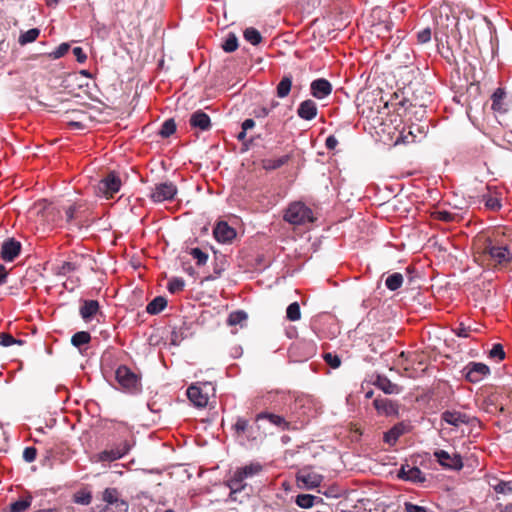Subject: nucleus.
<instances>
[{
  "mask_svg": "<svg viewBox=\"0 0 512 512\" xmlns=\"http://www.w3.org/2000/svg\"><path fill=\"white\" fill-rule=\"evenodd\" d=\"M256 474V465L250 463L241 468H237L233 474L226 480V485L230 489V497L233 501L243 502L249 499L253 494V486L248 482Z\"/></svg>",
  "mask_w": 512,
  "mask_h": 512,
  "instance_id": "1",
  "label": "nucleus"
},
{
  "mask_svg": "<svg viewBox=\"0 0 512 512\" xmlns=\"http://www.w3.org/2000/svg\"><path fill=\"white\" fill-rule=\"evenodd\" d=\"M115 378L123 390L137 394L141 391V377L129 367L121 365L116 369Z\"/></svg>",
  "mask_w": 512,
  "mask_h": 512,
  "instance_id": "2",
  "label": "nucleus"
},
{
  "mask_svg": "<svg viewBox=\"0 0 512 512\" xmlns=\"http://www.w3.org/2000/svg\"><path fill=\"white\" fill-rule=\"evenodd\" d=\"M101 499L105 505L98 512H128L129 504L121 498L117 488L108 487L104 489Z\"/></svg>",
  "mask_w": 512,
  "mask_h": 512,
  "instance_id": "3",
  "label": "nucleus"
},
{
  "mask_svg": "<svg viewBox=\"0 0 512 512\" xmlns=\"http://www.w3.org/2000/svg\"><path fill=\"white\" fill-rule=\"evenodd\" d=\"M284 219L293 225H303L314 221L312 210L302 202L290 204Z\"/></svg>",
  "mask_w": 512,
  "mask_h": 512,
  "instance_id": "4",
  "label": "nucleus"
},
{
  "mask_svg": "<svg viewBox=\"0 0 512 512\" xmlns=\"http://www.w3.org/2000/svg\"><path fill=\"white\" fill-rule=\"evenodd\" d=\"M121 186L122 181L119 175L116 172L111 171L95 186V194L99 197L111 199L119 192Z\"/></svg>",
  "mask_w": 512,
  "mask_h": 512,
  "instance_id": "5",
  "label": "nucleus"
},
{
  "mask_svg": "<svg viewBox=\"0 0 512 512\" xmlns=\"http://www.w3.org/2000/svg\"><path fill=\"white\" fill-rule=\"evenodd\" d=\"M208 388L214 390L210 383L192 384L187 389V397L195 407L204 408L209 401Z\"/></svg>",
  "mask_w": 512,
  "mask_h": 512,
  "instance_id": "6",
  "label": "nucleus"
},
{
  "mask_svg": "<svg viewBox=\"0 0 512 512\" xmlns=\"http://www.w3.org/2000/svg\"><path fill=\"white\" fill-rule=\"evenodd\" d=\"M373 406L377 411L378 415L386 416V417H398L399 416V408L400 405L397 401L384 398L377 397L373 401Z\"/></svg>",
  "mask_w": 512,
  "mask_h": 512,
  "instance_id": "7",
  "label": "nucleus"
},
{
  "mask_svg": "<svg viewBox=\"0 0 512 512\" xmlns=\"http://www.w3.org/2000/svg\"><path fill=\"white\" fill-rule=\"evenodd\" d=\"M438 463L447 469L459 471L463 468L462 457L458 453L450 455L445 450H436L433 453Z\"/></svg>",
  "mask_w": 512,
  "mask_h": 512,
  "instance_id": "8",
  "label": "nucleus"
},
{
  "mask_svg": "<svg viewBox=\"0 0 512 512\" xmlns=\"http://www.w3.org/2000/svg\"><path fill=\"white\" fill-rule=\"evenodd\" d=\"M177 194V187L172 182L156 184L150 195L154 202L171 201Z\"/></svg>",
  "mask_w": 512,
  "mask_h": 512,
  "instance_id": "9",
  "label": "nucleus"
},
{
  "mask_svg": "<svg viewBox=\"0 0 512 512\" xmlns=\"http://www.w3.org/2000/svg\"><path fill=\"white\" fill-rule=\"evenodd\" d=\"M484 254L489 255L491 260L497 264H506L512 259V253L507 246H496L491 241L484 247Z\"/></svg>",
  "mask_w": 512,
  "mask_h": 512,
  "instance_id": "10",
  "label": "nucleus"
},
{
  "mask_svg": "<svg viewBox=\"0 0 512 512\" xmlns=\"http://www.w3.org/2000/svg\"><path fill=\"white\" fill-rule=\"evenodd\" d=\"M254 126L255 121L252 118H248L242 123L241 131L237 134V140L241 143L240 153H245L254 147L255 136L252 134L248 137V131L252 130Z\"/></svg>",
  "mask_w": 512,
  "mask_h": 512,
  "instance_id": "11",
  "label": "nucleus"
},
{
  "mask_svg": "<svg viewBox=\"0 0 512 512\" xmlns=\"http://www.w3.org/2000/svg\"><path fill=\"white\" fill-rule=\"evenodd\" d=\"M464 371L466 379L472 383L480 382L490 373V369L486 364L478 362L469 363Z\"/></svg>",
  "mask_w": 512,
  "mask_h": 512,
  "instance_id": "12",
  "label": "nucleus"
},
{
  "mask_svg": "<svg viewBox=\"0 0 512 512\" xmlns=\"http://www.w3.org/2000/svg\"><path fill=\"white\" fill-rule=\"evenodd\" d=\"M232 428L235 437L241 443L246 440L253 439V426L248 419L244 417H238Z\"/></svg>",
  "mask_w": 512,
  "mask_h": 512,
  "instance_id": "13",
  "label": "nucleus"
},
{
  "mask_svg": "<svg viewBox=\"0 0 512 512\" xmlns=\"http://www.w3.org/2000/svg\"><path fill=\"white\" fill-rule=\"evenodd\" d=\"M21 243L14 238L6 239L0 249V257L6 261H13L21 252Z\"/></svg>",
  "mask_w": 512,
  "mask_h": 512,
  "instance_id": "14",
  "label": "nucleus"
},
{
  "mask_svg": "<svg viewBox=\"0 0 512 512\" xmlns=\"http://www.w3.org/2000/svg\"><path fill=\"white\" fill-rule=\"evenodd\" d=\"M189 125L192 130L200 132L209 131L212 127L209 115L202 110H197L191 114Z\"/></svg>",
  "mask_w": 512,
  "mask_h": 512,
  "instance_id": "15",
  "label": "nucleus"
},
{
  "mask_svg": "<svg viewBox=\"0 0 512 512\" xmlns=\"http://www.w3.org/2000/svg\"><path fill=\"white\" fill-rule=\"evenodd\" d=\"M397 477L412 483H423L426 480L424 473L416 466L402 465Z\"/></svg>",
  "mask_w": 512,
  "mask_h": 512,
  "instance_id": "16",
  "label": "nucleus"
},
{
  "mask_svg": "<svg viewBox=\"0 0 512 512\" xmlns=\"http://www.w3.org/2000/svg\"><path fill=\"white\" fill-rule=\"evenodd\" d=\"M332 92L331 83L325 78L313 80L310 84V93L316 99H324Z\"/></svg>",
  "mask_w": 512,
  "mask_h": 512,
  "instance_id": "17",
  "label": "nucleus"
},
{
  "mask_svg": "<svg viewBox=\"0 0 512 512\" xmlns=\"http://www.w3.org/2000/svg\"><path fill=\"white\" fill-rule=\"evenodd\" d=\"M213 235L218 242L228 243L236 237V231L227 222L220 221L214 227Z\"/></svg>",
  "mask_w": 512,
  "mask_h": 512,
  "instance_id": "18",
  "label": "nucleus"
},
{
  "mask_svg": "<svg viewBox=\"0 0 512 512\" xmlns=\"http://www.w3.org/2000/svg\"><path fill=\"white\" fill-rule=\"evenodd\" d=\"M65 221L68 225H72L74 221H77V227L80 229L84 226L83 224V213L84 205L81 203H75L64 210Z\"/></svg>",
  "mask_w": 512,
  "mask_h": 512,
  "instance_id": "19",
  "label": "nucleus"
},
{
  "mask_svg": "<svg viewBox=\"0 0 512 512\" xmlns=\"http://www.w3.org/2000/svg\"><path fill=\"white\" fill-rule=\"evenodd\" d=\"M130 450L129 444L125 441L121 443L118 447L110 450H104L99 453L98 457L100 461L103 462H111L122 458L126 455Z\"/></svg>",
  "mask_w": 512,
  "mask_h": 512,
  "instance_id": "20",
  "label": "nucleus"
},
{
  "mask_svg": "<svg viewBox=\"0 0 512 512\" xmlns=\"http://www.w3.org/2000/svg\"><path fill=\"white\" fill-rule=\"evenodd\" d=\"M323 480V477L315 472L302 470L297 475V481L302 483L307 489H314L318 487Z\"/></svg>",
  "mask_w": 512,
  "mask_h": 512,
  "instance_id": "21",
  "label": "nucleus"
},
{
  "mask_svg": "<svg viewBox=\"0 0 512 512\" xmlns=\"http://www.w3.org/2000/svg\"><path fill=\"white\" fill-rule=\"evenodd\" d=\"M317 113H318L317 105L311 99L302 101L299 104L298 109H297V115L301 119L307 120V121L313 120L317 116Z\"/></svg>",
  "mask_w": 512,
  "mask_h": 512,
  "instance_id": "22",
  "label": "nucleus"
},
{
  "mask_svg": "<svg viewBox=\"0 0 512 512\" xmlns=\"http://www.w3.org/2000/svg\"><path fill=\"white\" fill-rule=\"evenodd\" d=\"M373 384L388 395L399 394L402 391L399 385L391 382L386 376L382 375H377Z\"/></svg>",
  "mask_w": 512,
  "mask_h": 512,
  "instance_id": "23",
  "label": "nucleus"
},
{
  "mask_svg": "<svg viewBox=\"0 0 512 512\" xmlns=\"http://www.w3.org/2000/svg\"><path fill=\"white\" fill-rule=\"evenodd\" d=\"M100 306L97 300H82L79 313L86 322L90 321L98 312Z\"/></svg>",
  "mask_w": 512,
  "mask_h": 512,
  "instance_id": "24",
  "label": "nucleus"
},
{
  "mask_svg": "<svg viewBox=\"0 0 512 512\" xmlns=\"http://www.w3.org/2000/svg\"><path fill=\"white\" fill-rule=\"evenodd\" d=\"M406 430L407 426L403 422L395 424L391 429L384 433V442L390 446L395 445L399 437L402 436Z\"/></svg>",
  "mask_w": 512,
  "mask_h": 512,
  "instance_id": "25",
  "label": "nucleus"
},
{
  "mask_svg": "<svg viewBox=\"0 0 512 512\" xmlns=\"http://www.w3.org/2000/svg\"><path fill=\"white\" fill-rule=\"evenodd\" d=\"M444 422L449 425L458 427L461 424L468 423V416L458 411H444L441 415Z\"/></svg>",
  "mask_w": 512,
  "mask_h": 512,
  "instance_id": "26",
  "label": "nucleus"
},
{
  "mask_svg": "<svg viewBox=\"0 0 512 512\" xmlns=\"http://www.w3.org/2000/svg\"><path fill=\"white\" fill-rule=\"evenodd\" d=\"M267 421L280 430L288 429L289 423L282 417L273 413H258V421Z\"/></svg>",
  "mask_w": 512,
  "mask_h": 512,
  "instance_id": "27",
  "label": "nucleus"
},
{
  "mask_svg": "<svg viewBox=\"0 0 512 512\" xmlns=\"http://www.w3.org/2000/svg\"><path fill=\"white\" fill-rule=\"evenodd\" d=\"M167 306L166 298L162 296L155 297L148 305L146 306V312L151 315H156L163 311Z\"/></svg>",
  "mask_w": 512,
  "mask_h": 512,
  "instance_id": "28",
  "label": "nucleus"
},
{
  "mask_svg": "<svg viewBox=\"0 0 512 512\" xmlns=\"http://www.w3.org/2000/svg\"><path fill=\"white\" fill-rule=\"evenodd\" d=\"M292 87V77L290 75L284 76L278 83L276 93L279 98H285L289 95Z\"/></svg>",
  "mask_w": 512,
  "mask_h": 512,
  "instance_id": "29",
  "label": "nucleus"
},
{
  "mask_svg": "<svg viewBox=\"0 0 512 512\" xmlns=\"http://www.w3.org/2000/svg\"><path fill=\"white\" fill-rule=\"evenodd\" d=\"M289 158V155H283L275 159H264L262 160V166L265 170H274L286 164Z\"/></svg>",
  "mask_w": 512,
  "mask_h": 512,
  "instance_id": "30",
  "label": "nucleus"
},
{
  "mask_svg": "<svg viewBox=\"0 0 512 512\" xmlns=\"http://www.w3.org/2000/svg\"><path fill=\"white\" fill-rule=\"evenodd\" d=\"M403 281V275L399 272H395L386 278L385 285L390 291H396L402 286Z\"/></svg>",
  "mask_w": 512,
  "mask_h": 512,
  "instance_id": "31",
  "label": "nucleus"
},
{
  "mask_svg": "<svg viewBox=\"0 0 512 512\" xmlns=\"http://www.w3.org/2000/svg\"><path fill=\"white\" fill-rule=\"evenodd\" d=\"M506 96V92L503 88H497L492 94V109L495 111L503 110V100Z\"/></svg>",
  "mask_w": 512,
  "mask_h": 512,
  "instance_id": "32",
  "label": "nucleus"
},
{
  "mask_svg": "<svg viewBox=\"0 0 512 512\" xmlns=\"http://www.w3.org/2000/svg\"><path fill=\"white\" fill-rule=\"evenodd\" d=\"M91 341V335L87 331L76 332L72 338L71 343L73 346L79 348L82 345L88 344Z\"/></svg>",
  "mask_w": 512,
  "mask_h": 512,
  "instance_id": "33",
  "label": "nucleus"
},
{
  "mask_svg": "<svg viewBox=\"0 0 512 512\" xmlns=\"http://www.w3.org/2000/svg\"><path fill=\"white\" fill-rule=\"evenodd\" d=\"M315 500H320V498L310 494H299L295 502L299 507L308 509L314 505Z\"/></svg>",
  "mask_w": 512,
  "mask_h": 512,
  "instance_id": "34",
  "label": "nucleus"
},
{
  "mask_svg": "<svg viewBox=\"0 0 512 512\" xmlns=\"http://www.w3.org/2000/svg\"><path fill=\"white\" fill-rule=\"evenodd\" d=\"M32 502V496L28 495L24 499H19L10 504V512H24L26 511Z\"/></svg>",
  "mask_w": 512,
  "mask_h": 512,
  "instance_id": "35",
  "label": "nucleus"
},
{
  "mask_svg": "<svg viewBox=\"0 0 512 512\" xmlns=\"http://www.w3.org/2000/svg\"><path fill=\"white\" fill-rule=\"evenodd\" d=\"M40 34V30L38 28H32L28 31L22 33L19 36L18 42L20 45H26L28 43L34 42Z\"/></svg>",
  "mask_w": 512,
  "mask_h": 512,
  "instance_id": "36",
  "label": "nucleus"
},
{
  "mask_svg": "<svg viewBox=\"0 0 512 512\" xmlns=\"http://www.w3.org/2000/svg\"><path fill=\"white\" fill-rule=\"evenodd\" d=\"M246 320H247V315L245 312L235 311L229 315V317L227 319V323L230 326L240 325L242 327L243 324L246 322Z\"/></svg>",
  "mask_w": 512,
  "mask_h": 512,
  "instance_id": "37",
  "label": "nucleus"
},
{
  "mask_svg": "<svg viewBox=\"0 0 512 512\" xmlns=\"http://www.w3.org/2000/svg\"><path fill=\"white\" fill-rule=\"evenodd\" d=\"M176 131V123L174 119H167L161 126V129L159 130V135L162 138H168L172 134H174Z\"/></svg>",
  "mask_w": 512,
  "mask_h": 512,
  "instance_id": "38",
  "label": "nucleus"
},
{
  "mask_svg": "<svg viewBox=\"0 0 512 512\" xmlns=\"http://www.w3.org/2000/svg\"><path fill=\"white\" fill-rule=\"evenodd\" d=\"M238 48V39L234 33H229L226 40L222 44V49L231 53L234 52Z\"/></svg>",
  "mask_w": 512,
  "mask_h": 512,
  "instance_id": "39",
  "label": "nucleus"
},
{
  "mask_svg": "<svg viewBox=\"0 0 512 512\" xmlns=\"http://www.w3.org/2000/svg\"><path fill=\"white\" fill-rule=\"evenodd\" d=\"M286 317L290 321H298L301 318V311L298 302H293L287 307Z\"/></svg>",
  "mask_w": 512,
  "mask_h": 512,
  "instance_id": "40",
  "label": "nucleus"
},
{
  "mask_svg": "<svg viewBox=\"0 0 512 512\" xmlns=\"http://www.w3.org/2000/svg\"><path fill=\"white\" fill-rule=\"evenodd\" d=\"M185 282L182 278L174 277L168 282V290L171 293H179L184 289Z\"/></svg>",
  "mask_w": 512,
  "mask_h": 512,
  "instance_id": "41",
  "label": "nucleus"
},
{
  "mask_svg": "<svg viewBox=\"0 0 512 512\" xmlns=\"http://www.w3.org/2000/svg\"><path fill=\"white\" fill-rule=\"evenodd\" d=\"M92 501V494L89 491H79L74 494V502L81 505H89Z\"/></svg>",
  "mask_w": 512,
  "mask_h": 512,
  "instance_id": "42",
  "label": "nucleus"
},
{
  "mask_svg": "<svg viewBox=\"0 0 512 512\" xmlns=\"http://www.w3.org/2000/svg\"><path fill=\"white\" fill-rule=\"evenodd\" d=\"M190 255L196 260L197 265H205L208 260V254L203 252L200 248H192L190 250Z\"/></svg>",
  "mask_w": 512,
  "mask_h": 512,
  "instance_id": "43",
  "label": "nucleus"
},
{
  "mask_svg": "<svg viewBox=\"0 0 512 512\" xmlns=\"http://www.w3.org/2000/svg\"><path fill=\"white\" fill-rule=\"evenodd\" d=\"M494 491L499 494L508 495L512 493V486L510 482L500 480L495 485H492Z\"/></svg>",
  "mask_w": 512,
  "mask_h": 512,
  "instance_id": "44",
  "label": "nucleus"
},
{
  "mask_svg": "<svg viewBox=\"0 0 512 512\" xmlns=\"http://www.w3.org/2000/svg\"><path fill=\"white\" fill-rule=\"evenodd\" d=\"M24 343L21 339L14 338L11 334L2 333L0 334V345L3 347H8L13 344L22 345Z\"/></svg>",
  "mask_w": 512,
  "mask_h": 512,
  "instance_id": "45",
  "label": "nucleus"
},
{
  "mask_svg": "<svg viewBox=\"0 0 512 512\" xmlns=\"http://www.w3.org/2000/svg\"><path fill=\"white\" fill-rule=\"evenodd\" d=\"M323 359L333 369H336L341 365V359L337 354L325 353L323 355Z\"/></svg>",
  "mask_w": 512,
  "mask_h": 512,
  "instance_id": "46",
  "label": "nucleus"
},
{
  "mask_svg": "<svg viewBox=\"0 0 512 512\" xmlns=\"http://www.w3.org/2000/svg\"><path fill=\"white\" fill-rule=\"evenodd\" d=\"M489 355L493 359L503 360L505 358L503 346L501 344H494Z\"/></svg>",
  "mask_w": 512,
  "mask_h": 512,
  "instance_id": "47",
  "label": "nucleus"
},
{
  "mask_svg": "<svg viewBox=\"0 0 512 512\" xmlns=\"http://www.w3.org/2000/svg\"><path fill=\"white\" fill-rule=\"evenodd\" d=\"M76 269L77 266L75 265V263L65 261L61 264V266L58 267L57 274L65 276L66 274L75 271Z\"/></svg>",
  "mask_w": 512,
  "mask_h": 512,
  "instance_id": "48",
  "label": "nucleus"
},
{
  "mask_svg": "<svg viewBox=\"0 0 512 512\" xmlns=\"http://www.w3.org/2000/svg\"><path fill=\"white\" fill-rule=\"evenodd\" d=\"M431 29L429 27L424 28L423 30L417 33V40L421 44H425L431 40Z\"/></svg>",
  "mask_w": 512,
  "mask_h": 512,
  "instance_id": "49",
  "label": "nucleus"
},
{
  "mask_svg": "<svg viewBox=\"0 0 512 512\" xmlns=\"http://www.w3.org/2000/svg\"><path fill=\"white\" fill-rule=\"evenodd\" d=\"M37 456V449L35 447H26L23 451V459L31 463L36 459Z\"/></svg>",
  "mask_w": 512,
  "mask_h": 512,
  "instance_id": "50",
  "label": "nucleus"
},
{
  "mask_svg": "<svg viewBox=\"0 0 512 512\" xmlns=\"http://www.w3.org/2000/svg\"><path fill=\"white\" fill-rule=\"evenodd\" d=\"M453 331L458 337L467 338L470 335L471 328L460 323Z\"/></svg>",
  "mask_w": 512,
  "mask_h": 512,
  "instance_id": "51",
  "label": "nucleus"
},
{
  "mask_svg": "<svg viewBox=\"0 0 512 512\" xmlns=\"http://www.w3.org/2000/svg\"><path fill=\"white\" fill-rule=\"evenodd\" d=\"M485 206L490 209V210H493V211H496L498 209H500L501 207V204H500V201L498 198L496 197H492V196H489L486 200H485Z\"/></svg>",
  "mask_w": 512,
  "mask_h": 512,
  "instance_id": "52",
  "label": "nucleus"
},
{
  "mask_svg": "<svg viewBox=\"0 0 512 512\" xmlns=\"http://www.w3.org/2000/svg\"><path fill=\"white\" fill-rule=\"evenodd\" d=\"M244 38L252 45H256V28L249 27L244 31Z\"/></svg>",
  "mask_w": 512,
  "mask_h": 512,
  "instance_id": "53",
  "label": "nucleus"
},
{
  "mask_svg": "<svg viewBox=\"0 0 512 512\" xmlns=\"http://www.w3.org/2000/svg\"><path fill=\"white\" fill-rule=\"evenodd\" d=\"M404 511L405 512H427V509L423 506H419V505L413 504L411 502H405L404 503Z\"/></svg>",
  "mask_w": 512,
  "mask_h": 512,
  "instance_id": "54",
  "label": "nucleus"
},
{
  "mask_svg": "<svg viewBox=\"0 0 512 512\" xmlns=\"http://www.w3.org/2000/svg\"><path fill=\"white\" fill-rule=\"evenodd\" d=\"M69 50V45L66 43H62L58 46V48L52 53L54 59H58L63 57Z\"/></svg>",
  "mask_w": 512,
  "mask_h": 512,
  "instance_id": "55",
  "label": "nucleus"
},
{
  "mask_svg": "<svg viewBox=\"0 0 512 512\" xmlns=\"http://www.w3.org/2000/svg\"><path fill=\"white\" fill-rule=\"evenodd\" d=\"M73 54L79 63H84L87 60V55L81 47H74Z\"/></svg>",
  "mask_w": 512,
  "mask_h": 512,
  "instance_id": "56",
  "label": "nucleus"
},
{
  "mask_svg": "<svg viewBox=\"0 0 512 512\" xmlns=\"http://www.w3.org/2000/svg\"><path fill=\"white\" fill-rule=\"evenodd\" d=\"M325 145L327 149L333 150L338 145V140L334 135H330L326 138Z\"/></svg>",
  "mask_w": 512,
  "mask_h": 512,
  "instance_id": "57",
  "label": "nucleus"
},
{
  "mask_svg": "<svg viewBox=\"0 0 512 512\" xmlns=\"http://www.w3.org/2000/svg\"><path fill=\"white\" fill-rule=\"evenodd\" d=\"M278 105V102L272 101L270 107H263L260 111H258V117H264L269 114V112Z\"/></svg>",
  "mask_w": 512,
  "mask_h": 512,
  "instance_id": "58",
  "label": "nucleus"
},
{
  "mask_svg": "<svg viewBox=\"0 0 512 512\" xmlns=\"http://www.w3.org/2000/svg\"><path fill=\"white\" fill-rule=\"evenodd\" d=\"M8 272L4 265L0 264V285L6 282Z\"/></svg>",
  "mask_w": 512,
  "mask_h": 512,
  "instance_id": "59",
  "label": "nucleus"
},
{
  "mask_svg": "<svg viewBox=\"0 0 512 512\" xmlns=\"http://www.w3.org/2000/svg\"><path fill=\"white\" fill-rule=\"evenodd\" d=\"M500 512H512V503L502 506Z\"/></svg>",
  "mask_w": 512,
  "mask_h": 512,
  "instance_id": "60",
  "label": "nucleus"
},
{
  "mask_svg": "<svg viewBox=\"0 0 512 512\" xmlns=\"http://www.w3.org/2000/svg\"><path fill=\"white\" fill-rule=\"evenodd\" d=\"M440 215H441L440 216L441 220H444V221H450L451 220V215L448 212H441Z\"/></svg>",
  "mask_w": 512,
  "mask_h": 512,
  "instance_id": "61",
  "label": "nucleus"
},
{
  "mask_svg": "<svg viewBox=\"0 0 512 512\" xmlns=\"http://www.w3.org/2000/svg\"><path fill=\"white\" fill-rule=\"evenodd\" d=\"M69 124H70V126L76 127V128H78V129H82V128H84V125H83L81 122H73V121H72V122H70Z\"/></svg>",
  "mask_w": 512,
  "mask_h": 512,
  "instance_id": "62",
  "label": "nucleus"
},
{
  "mask_svg": "<svg viewBox=\"0 0 512 512\" xmlns=\"http://www.w3.org/2000/svg\"><path fill=\"white\" fill-rule=\"evenodd\" d=\"M373 390H369L365 393V398L370 399L373 397Z\"/></svg>",
  "mask_w": 512,
  "mask_h": 512,
  "instance_id": "63",
  "label": "nucleus"
},
{
  "mask_svg": "<svg viewBox=\"0 0 512 512\" xmlns=\"http://www.w3.org/2000/svg\"><path fill=\"white\" fill-rule=\"evenodd\" d=\"M223 270V268H220V267H215L214 271H215V274L217 276H219L221 274V271Z\"/></svg>",
  "mask_w": 512,
  "mask_h": 512,
  "instance_id": "64",
  "label": "nucleus"
}]
</instances>
